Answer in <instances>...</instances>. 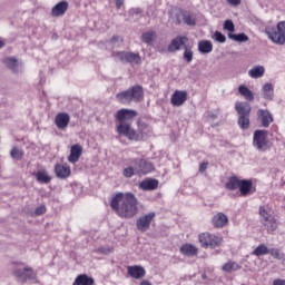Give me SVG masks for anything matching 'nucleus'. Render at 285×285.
Listing matches in <instances>:
<instances>
[{
	"label": "nucleus",
	"instance_id": "41",
	"mask_svg": "<svg viewBox=\"0 0 285 285\" xmlns=\"http://www.w3.org/2000/svg\"><path fill=\"white\" fill-rule=\"evenodd\" d=\"M10 156L16 159V161H21V159H23V149L19 147H12Z\"/></svg>",
	"mask_w": 285,
	"mask_h": 285
},
{
	"label": "nucleus",
	"instance_id": "17",
	"mask_svg": "<svg viewBox=\"0 0 285 285\" xmlns=\"http://www.w3.org/2000/svg\"><path fill=\"white\" fill-rule=\"evenodd\" d=\"M187 99H188V92L176 90L171 96V105L176 107L184 106Z\"/></svg>",
	"mask_w": 285,
	"mask_h": 285
},
{
	"label": "nucleus",
	"instance_id": "35",
	"mask_svg": "<svg viewBox=\"0 0 285 285\" xmlns=\"http://www.w3.org/2000/svg\"><path fill=\"white\" fill-rule=\"evenodd\" d=\"M262 224L265 226L267 233H275L277 230V220L273 216L272 218L262 220Z\"/></svg>",
	"mask_w": 285,
	"mask_h": 285
},
{
	"label": "nucleus",
	"instance_id": "15",
	"mask_svg": "<svg viewBox=\"0 0 285 285\" xmlns=\"http://www.w3.org/2000/svg\"><path fill=\"white\" fill-rule=\"evenodd\" d=\"M83 154V147L81 145L76 144L70 148V155L68 156L69 164H77L79 161L81 155Z\"/></svg>",
	"mask_w": 285,
	"mask_h": 285
},
{
	"label": "nucleus",
	"instance_id": "25",
	"mask_svg": "<svg viewBox=\"0 0 285 285\" xmlns=\"http://www.w3.org/2000/svg\"><path fill=\"white\" fill-rule=\"evenodd\" d=\"M6 63L12 72H23V62L14 58H7Z\"/></svg>",
	"mask_w": 285,
	"mask_h": 285
},
{
	"label": "nucleus",
	"instance_id": "42",
	"mask_svg": "<svg viewBox=\"0 0 285 285\" xmlns=\"http://www.w3.org/2000/svg\"><path fill=\"white\" fill-rule=\"evenodd\" d=\"M228 37L229 39H232L233 41H237L238 43H246V41H248V36H246V33H229Z\"/></svg>",
	"mask_w": 285,
	"mask_h": 285
},
{
	"label": "nucleus",
	"instance_id": "48",
	"mask_svg": "<svg viewBox=\"0 0 285 285\" xmlns=\"http://www.w3.org/2000/svg\"><path fill=\"white\" fill-rule=\"evenodd\" d=\"M268 253L275 259H282L284 257V254L282 252H279V249H277V248H272V249H269Z\"/></svg>",
	"mask_w": 285,
	"mask_h": 285
},
{
	"label": "nucleus",
	"instance_id": "7",
	"mask_svg": "<svg viewBox=\"0 0 285 285\" xmlns=\"http://www.w3.org/2000/svg\"><path fill=\"white\" fill-rule=\"evenodd\" d=\"M132 165L136 167V175H148L155 170V166L145 159H132Z\"/></svg>",
	"mask_w": 285,
	"mask_h": 285
},
{
	"label": "nucleus",
	"instance_id": "38",
	"mask_svg": "<svg viewBox=\"0 0 285 285\" xmlns=\"http://www.w3.org/2000/svg\"><path fill=\"white\" fill-rule=\"evenodd\" d=\"M240 183H242V179H239L235 176L230 177L226 183V188H228V190H237Z\"/></svg>",
	"mask_w": 285,
	"mask_h": 285
},
{
	"label": "nucleus",
	"instance_id": "5",
	"mask_svg": "<svg viewBox=\"0 0 285 285\" xmlns=\"http://www.w3.org/2000/svg\"><path fill=\"white\" fill-rule=\"evenodd\" d=\"M116 128L118 135L127 137V139H130L131 141H135V139H137V136L135 135L136 130L132 128L131 122H118Z\"/></svg>",
	"mask_w": 285,
	"mask_h": 285
},
{
	"label": "nucleus",
	"instance_id": "3",
	"mask_svg": "<svg viewBox=\"0 0 285 285\" xmlns=\"http://www.w3.org/2000/svg\"><path fill=\"white\" fill-rule=\"evenodd\" d=\"M253 146L258 153H266L271 149V140L268 139V131L255 130L253 135Z\"/></svg>",
	"mask_w": 285,
	"mask_h": 285
},
{
	"label": "nucleus",
	"instance_id": "27",
	"mask_svg": "<svg viewBox=\"0 0 285 285\" xmlns=\"http://www.w3.org/2000/svg\"><path fill=\"white\" fill-rule=\"evenodd\" d=\"M198 52H200V55H210V52H213V42L209 40H200L198 42Z\"/></svg>",
	"mask_w": 285,
	"mask_h": 285
},
{
	"label": "nucleus",
	"instance_id": "52",
	"mask_svg": "<svg viewBox=\"0 0 285 285\" xmlns=\"http://www.w3.org/2000/svg\"><path fill=\"white\" fill-rule=\"evenodd\" d=\"M208 168V163H202L199 166V173H206Z\"/></svg>",
	"mask_w": 285,
	"mask_h": 285
},
{
	"label": "nucleus",
	"instance_id": "34",
	"mask_svg": "<svg viewBox=\"0 0 285 285\" xmlns=\"http://www.w3.org/2000/svg\"><path fill=\"white\" fill-rule=\"evenodd\" d=\"M242 266L239 264H237L236 262H227L222 266V271H224V273H235L237 271H240Z\"/></svg>",
	"mask_w": 285,
	"mask_h": 285
},
{
	"label": "nucleus",
	"instance_id": "51",
	"mask_svg": "<svg viewBox=\"0 0 285 285\" xmlns=\"http://www.w3.org/2000/svg\"><path fill=\"white\" fill-rule=\"evenodd\" d=\"M229 6L237 8L242 3V0H226Z\"/></svg>",
	"mask_w": 285,
	"mask_h": 285
},
{
	"label": "nucleus",
	"instance_id": "29",
	"mask_svg": "<svg viewBox=\"0 0 285 285\" xmlns=\"http://www.w3.org/2000/svg\"><path fill=\"white\" fill-rule=\"evenodd\" d=\"M238 188L240 190V195H250L253 193V181L242 179Z\"/></svg>",
	"mask_w": 285,
	"mask_h": 285
},
{
	"label": "nucleus",
	"instance_id": "37",
	"mask_svg": "<svg viewBox=\"0 0 285 285\" xmlns=\"http://www.w3.org/2000/svg\"><path fill=\"white\" fill-rule=\"evenodd\" d=\"M36 179L37 181H39V184H49L50 179L52 178L50 177V175H48V171L40 170L36 174Z\"/></svg>",
	"mask_w": 285,
	"mask_h": 285
},
{
	"label": "nucleus",
	"instance_id": "46",
	"mask_svg": "<svg viewBox=\"0 0 285 285\" xmlns=\"http://www.w3.org/2000/svg\"><path fill=\"white\" fill-rule=\"evenodd\" d=\"M184 59L185 61H187V63H190V61H193V49L185 47Z\"/></svg>",
	"mask_w": 285,
	"mask_h": 285
},
{
	"label": "nucleus",
	"instance_id": "20",
	"mask_svg": "<svg viewBox=\"0 0 285 285\" xmlns=\"http://www.w3.org/2000/svg\"><path fill=\"white\" fill-rule=\"evenodd\" d=\"M212 224L214 228H224L228 224V216L224 213H218L212 218Z\"/></svg>",
	"mask_w": 285,
	"mask_h": 285
},
{
	"label": "nucleus",
	"instance_id": "9",
	"mask_svg": "<svg viewBox=\"0 0 285 285\" xmlns=\"http://www.w3.org/2000/svg\"><path fill=\"white\" fill-rule=\"evenodd\" d=\"M118 124H130L135 117H137V111L132 109H120L115 115Z\"/></svg>",
	"mask_w": 285,
	"mask_h": 285
},
{
	"label": "nucleus",
	"instance_id": "11",
	"mask_svg": "<svg viewBox=\"0 0 285 285\" xmlns=\"http://www.w3.org/2000/svg\"><path fill=\"white\" fill-rule=\"evenodd\" d=\"M117 59L119 61L126 62V63H141V57L138 56V53H132V52H117L116 53Z\"/></svg>",
	"mask_w": 285,
	"mask_h": 285
},
{
	"label": "nucleus",
	"instance_id": "32",
	"mask_svg": "<svg viewBox=\"0 0 285 285\" xmlns=\"http://www.w3.org/2000/svg\"><path fill=\"white\" fill-rule=\"evenodd\" d=\"M238 92L244 97V99H246V101H253L255 99V94H253L246 85H240L238 87Z\"/></svg>",
	"mask_w": 285,
	"mask_h": 285
},
{
	"label": "nucleus",
	"instance_id": "36",
	"mask_svg": "<svg viewBox=\"0 0 285 285\" xmlns=\"http://www.w3.org/2000/svg\"><path fill=\"white\" fill-rule=\"evenodd\" d=\"M116 99L120 104H130V101H132V98L130 96V89H128L127 91H122L120 94H117Z\"/></svg>",
	"mask_w": 285,
	"mask_h": 285
},
{
	"label": "nucleus",
	"instance_id": "6",
	"mask_svg": "<svg viewBox=\"0 0 285 285\" xmlns=\"http://www.w3.org/2000/svg\"><path fill=\"white\" fill-rule=\"evenodd\" d=\"M155 217H156L155 212H150L149 214H145L140 216L136 222L137 229L140 233H146V230H149L150 224H153V219H155Z\"/></svg>",
	"mask_w": 285,
	"mask_h": 285
},
{
	"label": "nucleus",
	"instance_id": "13",
	"mask_svg": "<svg viewBox=\"0 0 285 285\" xmlns=\"http://www.w3.org/2000/svg\"><path fill=\"white\" fill-rule=\"evenodd\" d=\"M127 273L132 279H141L146 277V269L141 265L128 266Z\"/></svg>",
	"mask_w": 285,
	"mask_h": 285
},
{
	"label": "nucleus",
	"instance_id": "50",
	"mask_svg": "<svg viewBox=\"0 0 285 285\" xmlns=\"http://www.w3.org/2000/svg\"><path fill=\"white\" fill-rule=\"evenodd\" d=\"M46 213V206L40 205L39 207L36 208L35 215L39 217V215H43Z\"/></svg>",
	"mask_w": 285,
	"mask_h": 285
},
{
	"label": "nucleus",
	"instance_id": "33",
	"mask_svg": "<svg viewBox=\"0 0 285 285\" xmlns=\"http://www.w3.org/2000/svg\"><path fill=\"white\" fill-rule=\"evenodd\" d=\"M261 222L271 219L273 217V209L268 205H263L259 207Z\"/></svg>",
	"mask_w": 285,
	"mask_h": 285
},
{
	"label": "nucleus",
	"instance_id": "39",
	"mask_svg": "<svg viewBox=\"0 0 285 285\" xmlns=\"http://www.w3.org/2000/svg\"><path fill=\"white\" fill-rule=\"evenodd\" d=\"M238 126L242 130H248L250 126V116H238Z\"/></svg>",
	"mask_w": 285,
	"mask_h": 285
},
{
	"label": "nucleus",
	"instance_id": "23",
	"mask_svg": "<svg viewBox=\"0 0 285 285\" xmlns=\"http://www.w3.org/2000/svg\"><path fill=\"white\" fill-rule=\"evenodd\" d=\"M159 187V180L147 178L139 184L140 190H157Z\"/></svg>",
	"mask_w": 285,
	"mask_h": 285
},
{
	"label": "nucleus",
	"instance_id": "43",
	"mask_svg": "<svg viewBox=\"0 0 285 285\" xmlns=\"http://www.w3.org/2000/svg\"><path fill=\"white\" fill-rule=\"evenodd\" d=\"M157 37V33L155 31H147L142 33L141 40L144 43H153Z\"/></svg>",
	"mask_w": 285,
	"mask_h": 285
},
{
	"label": "nucleus",
	"instance_id": "40",
	"mask_svg": "<svg viewBox=\"0 0 285 285\" xmlns=\"http://www.w3.org/2000/svg\"><path fill=\"white\" fill-rule=\"evenodd\" d=\"M122 175L124 177H127V179L137 175V167L132 164V160L130 161V166L124 169Z\"/></svg>",
	"mask_w": 285,
	"mask_h": 285
},
{
	"label": "nucleus",
	"instance_id": "56",
	"mask_svg": "<svg viewBox=\"0 0 285 285\" xmlns=\"http://www.w3.org/2000/svg\"><path fill=\"white\" fill-rule=\"evenodd\" d=\"M3 46H6V42L3 41V39H0V49L3 48Z\"/></svg>",
	"mask_w": 285,
	"mask_h": 285
},
{
	"label": "nucleus",
	"instance_id": "31",
	"mask_svg": "<svg viewBox=\"0 0 285 285\" xmlns=\"http://www.w3.org/2000/svg\"><path fill=\"white\" fill-rule=\"evenodd\" d=\"M131 101H141L144 99V89L140 86L132 87L129 89Z\"/></svg>",
	"mask_w": 285,
	"mask_h": 285
},
{
	"label": "nucleus",
	"instance_id": "8",
	"mask_svg": "<svg viewBox=\"0 0 285 285\" xmlns=\"http://www.w3.org/2000/svg\"><path fill=\"white\" fill-rule=\"evenodd\" d=\"M20 282H35L37 279V273L32 271L30 267L18 268L13 272Z\"/></svg>",
	"mask_w": 285,
	"mask_h": 285
},
{
	"label": "nucleus",
	"instance_id": "14",
	"mask_svg": "<svg viewBox=\"0 0 285 285\" xmlns=\"http://www.w3.org/2000/svg\"><path fill=\"white\" fill-rule=\"evenodd\" d=\"M186 43H188V38L178 36L168 46V51L177 52V51L181 50L186 46Z\"/></svg>",
	"mask_w": 285,
	"mask_h": 285
},
{
	"label": "nucleus",
	"instance_id": "24",
	"mask_svg": "<svg viewBox=\"0 0 285 285\" xmlns=\"http://www.w3.org/2000/svg\"><path fill=\"white\" fill-rule=\"evenodd\" d=\"M264 75H266V68L262 65L254 66L248 70V77H250V79H262Z\"/></svg>",
	"mask_w": 285,
	"mask_h": 285
},
{
	"label": "nucleus",
	"instance_id": "10",
	"mask_svg": "<svg viewBox=\"0 0 285 285\" xmlns=\"http://www.w3.org/2000/svg\"><path fill=\"white\" fill-rule=\"evenodd\" d=\"M150 135H153V128L142 121H138V130L135 131L136 138L134 141H144V139H148Z\"/></svg>",
	"mask_w": 285,
	"mask_h": 285
},
{
	"label": "nucleus",
	"instance_id": "26",
	"mask_svg": "<svg viewBox=\"0 0 285 285\" xmlns=\"http://www.w3.org/2000/svg\"><path fill=\"white\" fill-rule=\"evenodd\" d=\"M180 253L181 255H186L187 257H193L197 255V253H199V249L197 248V246L187 243L185 245H181Z\"/></svg>",
	"mask_w": 285,
	"mask_h": 285
},
{
	"label": "nucleus",
	"instance_id": "45",
	"mask_svg": "<svg viewBox=\"0 0 285 285\" xmlns=\"http://www.w3.org/2000/svg\"><path fill=\"white\" fill-rule=\"evenodd\" d=\"M212 39H214V41H217L218 43H226V36H224V33L219 31H215Z\"/></svg>",
	"mask_w": 285,
	"mask_h": 285
},
{
	"label": "nucleus",
	"instance_id": "2",
	"mask_svg": "<svg viewBox=\"0 0 285 285\" xmlns=\"http://www.w3.org/2000/svg\"><path fill=\"white\" fill-rule=\"evenodd\" d=\"M265 32L269 40L276 46L285 45V21H281L276 27H267Z\"/></svg>",
	"mask_w": 285,
	"mask_h": 285
},
{
	"label": "nucleus",
	"instance_id": "21",
	"mask_svg": "<svg viewBox=\"0 0 285 285\" xmlns=\"http://www.w3.org/2000/svg\"><path fill=\"white\" fill-rule=\"evenodd\" d=\"M235 110H236L238 117L250 116V110H252L250 104H248L246 101L236 102Z\"/></svg>",
	"mask_w": 285,
	"mask_h": 285
},
{
	"label": "nucleus",
	"instance_id": "22",
	"mask_svg": "<svg viewBox=\"0 0 285 285\" xmlns=\"http://www.w3.org/2000/svg\"><path fill=\"white\" fill-rule=\"evenodd\" d=\"M257 116L259 117L264 128H268L271 124H273V115H271L268 110L259 109L257 111Z\"/></svg>",
	"mask_w": 285,
	"mask_h": 285
},
{
	"label": "nucleus",
	"instance_id": "18",
	"mask_svg": "<svg viewBox=\"0 0 285 285\" xmlns=\"http://www.w3.org/2000/svg\"><path fill=\"white\" fill-rule=\"evenodd\" d=\"M55 124L57 128L65 130V128H68V125L70 124V116L66 112L58 114L56 116Z\"/></svg>",
	"mask_w": 285,
	"mask_h": 285
},
{
	"label": "nucleus",
	"instance_id": "19",
	"mask_svg": "<svg viewBox=\"0 0 285 285\" xmlns=\"http://www.w3.org/2000/svg\"><path fill=\"white\" fill-rule=\"evenodd\" d=\"M68 12V2L60 1L51 9V17H63Z\"/></svg>",
	"mask_w": 285,
	"mask_h": 285
},
{
	"label": "nucleus",
	"instance_id": "55",
	"mask_svg": "<svg viewBox=\"0 0 285 285\" xmlns=\"http://www.w3.org/2000/svg\"><path fill=\"white\" fill-rule=\"evenodd\" d=\"M130 12L131 14H139V12H141V9H131Z\"/></svg>",
	"mask_w": 285,
	"mask_h": 285
},
{
	"label": "nucleus",
	"instance_id": "16",
	"mask_svg": "<svg viewBox=\"0 0 285 285\" xmlns=\"http://www.w3.org/2000/svg\"><path fill=\"white\" fill-rule=\"evenodd\" d=\"M181 19L186 26H195V23H197L195 14L188 11H179L177 13V23H181Z\"/></svg>",
	"mask_w": 285,
	"mask_h": 285
},
{
	"label": "nucleus",
	"instance_id": "30",
	"mask_svg": "<svg viewBox=\"0 0 285 285\" xmlns=\"http://www.w3.org/2000/svg\"><path fill=\"white\" fill-rule=\"evenodd\" d=\"M72 285H95V278L86 274H80L76 277Z\"/></svg>",
	"mask_w": 285,
	"mask_h": 285
},
{
	"label": "nucleus",
	"instance_id": "28",
	"mask_svg": "<svg viewBox=\"0 0 285 285\" xmlns=\"http://www.w3.org/2000/svg\"><path fill=\"white\" fill-rule=\"evenodd\" d=\"M262 92L264 99L271 101L273 100V97H275V87H273V83L267 82L262 87Z\"/></svg>",
	"mask_w": 285,
	"mask_h": 285
},
{
	"label": "nucleus",
	"instance_id": "1",
	"mask_svg": "<svg viewBox=\"0 0 285 285\" xmlns=\"http://www.w3.org/2000/svg\"><path fill=\"white\" fill-rule=\"evenodd\" d=\"M138 204L139 202L135 194L119 193L112 197L110 206L121 219H131V217L139 213Z\"/></svg>",
	"mask_w": 285,
	"mask_h": 285
},
{
	"label": "nucleus",
	"instance_id": "4",
	"mask_svg": "<svg viewBox=\"0 0 285 285\" xmlns=\"http://www.w3.org/2000/svg\"><path fill=\"white\" fill-rule=\"evenodd\" d=\"M198 242L202 248H217L218 246H222L224 238H222V236L204 232L198 235Z\"/></svg>",
	"mask_w": 285,
	"mask_h": 285
},
{
	"label": "nucleus",
	"instance_id": "53",
	"mask_svg": "<svg viewBox=\"0 0 285 285\" xmlns=\"http://www.w3.org/2000/svg\"><path fill=\"white\" fill-rule=\"evenodd\" d=\"M273 285H285V279L277 278L273 282Z\"/></svg>",
	"mask_w": 285,
	"mask_h": 285
},
{
	"label": "nucleus",
	"instance_id": "47",
	"mask_svg": "<svg viewBox=\"0 0 285 285\" xmlns=\"http://www.w3.org/2000/svg\"><path fill=\"white\" fill-rule=\"evenodd\" d=\"M224 30H227V32H235V23H233V20H226L224 22Z\"/></svg>",
	"mask_w": 285,
	"mask_h": 285
},
{
	"label": "nucleus",
	"instance_id": "54",
	"mask_svg": "<svg viewBox=\"0 0 285 285\" xmlns=\"http://www.w3.org/2000/svg\"><path fill=\"white\" fill-rule=\"evenodd\" d=\"M124 6V0H116V8L120 9Z\"/></svg>",
	"mask_w": 285,
	"mask_h": 285
},
{
	"label": "nucleus",
	"instance_id": "44",
	"mask_svg": "<svg viewBox=\"0 0 285 285\" xmlns=\"http://www.w3.org/2000/svg\"><path fill=\"white\" fill-rule=\"evenodd\" d=\"M268 247L264 244H261L258 247L254 249L253 255H256V257H262L264 255H268Z\"/></svg>",
	"mask_w": 285,
	"mask_h": 285
},
{
	"label": "nucleus",
	"instance_id": "49",
	"mask_svg": "<svg viewBox=\"0 0 285 285\" xmlns=\"http://www.w3.org/2000/svg\"><path fill=\"white\" fill-rule=\"evenodd\" d=\"M122 42H124V39L117 36L111 38V41H110L111 46H119V43H122Z\"/></svg>",
	"mask_w": 285,
	"mask_h": 285
},
{
	"label": "nucleus",
	"instance_id": "12",
	"mask_svg": "<svg viewBox=\"0 0 285 285\" xmlns=\"http://www.w3.org/2000/svg\"><path fill=\"white\" fill-rule=\"evenodd\" d=\"M55 173H56V177H58V179H68V177H70V175H72V169L66 163L57 164L55 166Z\"/></svg>",
	"mask_w": 285,
	"mask_h": 285
}]
</instances>
